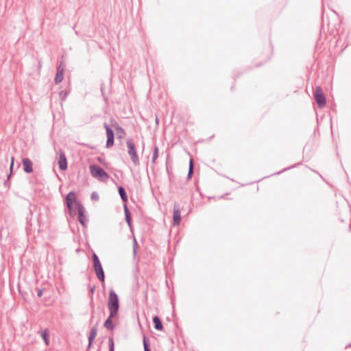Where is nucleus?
<instances>
[{"mask_svg": "<svg viewBox=\"0 0 351 351\" xmlns=\"http://www.w3.org/2000/svg\"><path fill=\"white\" fill-rule=\"evenodd\" d=\"M76 202H79L76 200V195L75 192L71 191L69 192L66 197V204L67 208L71 210L73 208V204L75 203L76 204Z\"/></svg>", "mask_w": 351, "mask_h": 351, "instance_id": "nucleus-10", "label": "nucleus"}, {"mask_svg": "<svg viewBox=\"0 0 351 351\" xmlns=\"http://www.w3.org/2000/svg\"><path fill=\"white\" fill-rule=\"evenodd\" d=\"M64 71V64L63 61H60L59 65L57 67L56 75L54 79V82L56 84L60 83L63 80Z\"/></svg>", "mask_w": 351, "mask_h": 351, "instance_id": "nucleus-8", "label": "nucleus"}, {"mask_svg": "<svg viewBox=\"0 0 351 351\" xmlns=\"http://www.w3.org/2000/svg\"><path fill=\"white\" fill-rule=\"evenodd\" d=\"M59 95H60V98L62 100H64L67 95V93L66 91L62 90L59 93Z\"/></svg>", "mask_w": 351, "mask_h": 351, "instance_id": "nucleus-22", "label": "nucleus"}, {"mask_svg": "<svg viewBox=\"0 0 351 351\" xmlns=\"http://www.w3.org/2000/svg\"><path fill=\"white\" fill-rule=\"evenodd\" d=\"M136 246H137V242L135 238H134V245H133V252L134 254H136Z\"/></svg>", "mask_w": 351, "mask_h": 351, "instance_id": "nucleus-23", "label": "nucleus"}, {"mask_svg": "<svg viewBox=\"0 0 351 351\" xmlns=\"http://www.w3.org/2000/svg\"><path fill=\"white\" fill-rule=\"evenodd\" d=\"M109 341V351H114V344L112 337H109L108 339Z\"/></svg>", "mask_w": 351, "mask_h": 351, "instance_id": "nucleus-20", "label": "nucleus"}, {"mask_svg": "<svg viewBox=\"0 0 351 351\" xmlns=\"http://www.w3.org/2000/svg\"><path fill=\"white\" fill-rule=\"evenodd\" d=\"M123 208H124V213L125 214L130 213L129 210H128V207H127V205L125 204L123 205Z\"/></svg>", "mask_w": 351, "mask_h": 351, "instance_id": "nucleus-26", "label": "nucleus"}, {"mask_svg": "<svg viewBox=\"0 0 351 351\" xmlns=\"http://www.w3.org/2000/svg\"><path fill=\"white\" fill-rule=\"evenodd\" d=\"M126 145L128 147V153L130 156L132 162L134 166H138L140 165L139 158L133 141L130 138L127 139Z\"/></svg>", "mask_w": 351, "mask_h": 351, "instance_id": "nucleus-3", "label": "nucleus"}, {"mask_svg": "<svg viewBox=\"0 0 351 351\" xmlns=\"http://www.w3.org/2000/svg\"><path fill=\"white\" fill-rule=\"evenodd\" d=\"M173 220L174 225H179L181 221L180 206L178 203L173 205Z\"/></svg>", "mask_w": 351, "mask_h": 351, "instance_id": "nucleus-9", "label": "nucleus"}, {"mask_svg": "<svg viewBox=\"0 0 351 351\" xmlns=\"http://www.w3.org/2000/svg\"><path fill=\"white\" fill-rule=\"evenodd\" d=\"M193 173V160L191 159L190 164H189V169L188 173V179H190L191 178V176Z\"/></svg>", "mask_w": 351, "mask_h": 351, "instance_id": "nucleus-19", "label": "nucleus"}, {"mask_svg": "<svg viewBox=\"0 0 351 351\" xmlns=\"http://www.w3.org/2000/svg\"><path fill=\"white\" fill-rule=\"evenodd\" d=\"M90 291H91V293H93V292H94V288H92V289H90Z\"/></svg>", "mask_w": 351, "mask_h": 351, "instance_id": "nucleus-32", "label": "nucleus"}, {"mask_svg": "<svg viewBox=\"0 0 351 351\" xmlns=\"http://www.w3.org/2000/svg\"><path fill=\"white\" fill-rule=\"evenodd\" d=\"M93 268L95 273L97 277V278L101 282H104L105 280V274L102 267V265L100 263V261L95 253L93 254Z\"/></svg>", "mask_w": 351, "mask_h": 351, "instance_id": "nucleus-4", "label": "nucleus"}, {"mask_svg": "<svg viewBox=\"0 0 351 351\" xmlns=\"http://www.w3.org/2000/svg\"><path fill=\"white\" fill-rule=\"evenodd\" d=\"M314 97L319 108H323L326 105V98L323 90L320 86H316Z\"/></svg>", "mask_w": 351, "mask_h": 351, "instance_id": "nucleus-5", "label": "nucleus"}, {"mask_svg": "<svg viewBox=\"0 0 351 351\" xmlns=\"http://www.w3.org/2000/svg\"><path fill=\"white\" fill-rule=\"evenodd\" d=\"M40 335L43 339L45 343L46 346L49 345V331L47 329H45L40 332Z\"/></svg>", "mask_w": 351, "mask_h": 351, "instance_id": "nucleus-17", "label": "nucleus"}, {"mask_svg": "<svg viewBox=\"0 0 351 351\" xmlns=\"http://www.w3.org/2000/svg\"><path fill=\"white\" fill-rule=\"evenodd\" d=\"M93 344V342L88 341V345L87 346V350H89Z\"/></svg>", "mask_w": 351, "mask_h": 351, "instance_id": "nucleus-30", "label": "nucleus"}, {"mask_svg": "<svg viewBox=\"0 0 351 351\" xmlns=\"http://www.w3.org/2000/svg\"><path fill=\"white\" fill-rule=\"evenodd\" d=\"M118 191L123 202H126L128 201V196L123 186H119Z\"/></svg>", "mask_w": 351, "mask_h": 351, "instance_id": "nucleus-16", "label": "nucleus"}, {"mask_svg": "<svg viewBox=\"0 0 351 351\" xmlns=\"http://www.w3.org/2000/svg\"><path fill=\"white\" fill-rule=\"evenodd\" d=\"M143 346H144V348H149V345H148L147 339L145 336L143 337Z\"/></svg>", "mask_w": 351, "mask_h": 351, "instance_id": "nucleus-24", "label": "nucleus"}, {"mask_svg": "<svg viewBox=\"0 0 351 351\" xmlns=\"http://www.w3.org/2000/svg\"><path fill=\"white\" fill-rule=\"evenodd\" d=\"M145 351H151L149 348H144Z\"/></svg>", "mask_w": 351, "mask_h": 351, "instance_id": "nucleus-31", "label": "nucleus"}, {"mask_svg": "<svg viewBox=\"0 0 351 351\" xmlns=\"http://www.w3.org/2000/svg\"><path fill=\"white\" fill-rule=\"evenodd\" d=\"M158 153H159L158 147V146L155 145L154 147L153 156H152V163L155 164L156 160L157 158L158 157Z\"/></svg>", "mask_w": 351, "mask_h": 351, "instance_id": "nucleus-18", "label": "nucleus"}, {"mask_svg": "<svg viewBox=\"0 0 351 351\" xmlns=\"http://www.w3.org/2000/svg\"><path fill=\"white\" fill-rule=\"evenodd\" d=\"M116 129H117V130L118 132H120L121 133H124V130L121 127L118 125V126H117Z\"/></svg>", "mask_w": 351, "mask_h": 351, "instance_id": "nucleus-27", "label": "nucleus"}, {"mask_svg": "<svg viewBox=\"0 0 351 351\" xmlns=\"http://www.w3.org/2000/svg\"><path fill=\"white\" fill-rule=\"evenodd\" d=\"M89 169L91 176L100 181H106L109 178L108 173L98 165H92L89 167Z\"/></svg>", "mask_w": 351, "mask_h": 351, "instance_id": "nucleus-2", "label": "nucleus"}, {"mask_svg": "<svg viewBox=\"0 0 351 351\" xmlns=\"http://www.w3.org/2000/svg\"><path fill=\"white\" fill-rule=\"evenodd\" d=\"M97 334V326H93L90 331L88 336V341L93 342Z\"/></svg>", "mask_w": 351, "mask_h": 351, "instance_id": "nucleus-15", "label": "nucleus"}, {"mask_svg": "<svg viewBox=\"0 0 351 351\" xmlns=\"http://www.w3.org/2000/svg\"><path fill=\"white\" fill-rule=\"evenodd\" d=\"M14 157H12L11 158V165H10V170L12 171V168H13V165H14Z\"/></svg>", "mask_w": 351, "mask_h": 351, "instance_id": "nucleus-28", "label": "nucleus"}, {"mask_svg": "<svg viewBox=\"0 0 351 351\" xmlns=\"http://www.w3.org/2000/svg\"><path fill=\"white\" fill-rule=\"evenodd\" d=\"M113 317H111V313H110L108 317L107 318V319L104 322V326L108 330H112L114 328V325H113L112 321V319Z\"/></svg>", "mask_w": 351, "mask_h": 351, "instance_id": "nucleus-14", "label": "nucleus"}, {"mask_svg": "<svg viewBox=\"0 0 351 351\" xmlns=\"http://www.w3.org/2000/svg\"><path fill=\"white\" fill-rule=\"evenodd\" d=\"M58 165L61 170H65L67 168L66 158L62 150L59 152Z\"/></svg>", "mask_w": 351, "mask_h": 351, "instance_id": "nucleus-11", "label": "nucleus"}, {"mask_svg": "<svg viewBox=\"0 0 351 351\" xmlns=\"http://www.w3.org/2000/svg\"><path fill=\"white\" fill-rule=\"evenodd\" d=\"M22 164L25 173H30L33 171L32 162L30 159L27 158H23Z\"/></svg>", "mask_w": 351, "mask_h": 351, "instance_id": "nucleus-12", "label": "nucleus"}, {"mask_svg": "<svg viewBox=\"0 0 351 351\" xmlns=\"http://www.w3.org/2000/svg\"><path fill=\"white\" fill-rule=\"evenodd\" d=\"M76 208L78 213V221L84 226L87 222V219L85 215V208L80 202H76Z\"/></svg>", "mask_w": 351, "mask_h": 351, "instance_id": "nucleus-7", "label": "nucleus"}, {"mask_svg": "<svg viewBox=\"0 0 351 351\" xmlns=\"http://www.w3.org/2000/svg\"><path fill=\"white\" fill-rule=\"evenodd\" d=\"M104 127L106 130L107 136L106 147L109 149L114 145V132L106 123H104Z\"/></svg>", "mask_w": 351, "mask_h": 351, "instance_id": "nucleus-6", "label": "nucleus"}, {"mask_svg": "<svg viewBox=\"0 0 351 351\" xmlns=\"http://www.w3.org/2000/svg\"><path fill=\"white\" fill-rule=\"evenodd\" d=\"M91 199H95V200H97V199H98V195H97V194L95 192H93V193L91 194Z\"/></svg>", "mask_w": 351, "mask_h": 351, "instance_id": "nucleus-25", "label": "nucleus"}, {"mask_svg": "<svg viewBox=\"0 0 351 351\" xmlns=\"http://www.w3.org/2000/svg\"><path fill=\"white\" fill-rule=\"evenodd\" d=\"M153 322L154 324V328L157 330H162L163 326L162 324L160 319V318L158 316H154L153 317Z\"/></svg>", "mask_w": 351, "mask_h": 351, "instance_id": "nucleus-13", "label": "nucleus"}, {"mask_svg": "<svg viewBox=\"0 0 351 351\" xmlns=\"http://www.w3.org/2000/svg\"><path fill=\"white\" fill-rule=\"evenodd\" d=\"M125 221L128 223V225L131 227L132 226V218H131V215L130 213L129 214H125Z\"/></svg>", "mask_w": 351, "mask_h": 351, "instance_id": "nucleus-21", "label": "nucleus"}, {"mask_svg": "<svg viewBox=\"0 0 351 351\" xmlns=\"http://www.w3.org/2000/svg\"><path fill=\"white\" fill-rule=\"evenodd\" d=\"M37 295H38V297L40 298L43 295V290L39 289Z\"/></svg>", "mask_w": 351, "mask_h": 351, "instance_id": "nucleus-29", "label": "nucleus"}, {"mask_svg": "<svg viewBox=\"0 0 351 351\" xmlns=\"http://www.w3.org/2000/svg\"><path fill=\"white\" fill-rule=\"evenodd\" d=\"M108 306L110 313H111V317H114L119 311V304L118 296L113 290H110L109 293Z\"/></svg>", "mask_w": 351, "mask_h": 351, "instance_id": "nucleus-1", "label": "nucleus"}]
</instances>
